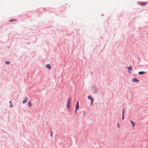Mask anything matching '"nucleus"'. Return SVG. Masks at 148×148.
Returning a JSON list of instances; mask_svg holds the SVG:
<instances>
[{
	"mask_svg": "<svg viewBox=\"0 0 148 148\" xmlns=\"http://www.w3.org/2000/svg\"><path fill=\"white\" fill-rule=\"evenodd\" d=\"M122 119L123 120L124 119V115H122Z\"/></svg>",
	"mask_w": 148,
	"mask_h": 148,
	"instance_id": "17",
	"label": "nucleus"
},
{
	"mask_svg": "<svg viewBox=\"0 0 148 148\" xmlns=\"http://www.w3.org/2000/svg\"><path fill=\"white\" fill-rule=\"evenodd\" d=\"M124 110H123L122 112V115H124Z\"/></svg>",
	"mask_w": 148,
	"mask_h": 148,
	"instance_id": "12",
	"label": "nucleus"
},
{
	"mask_svg": "<svg viewBox=\"0 0 148 148\" xmlns=\"http://www.w3.org/2000/svg\"><path fill=\"white\" fill-rule=\"evenodd\" d=\"M25 99L23 101V103H26L28 101V98L27 97H25Z\"/></svg>",
	"mask_w": 148,
	"mask_h": 148,
	"instance_id": "5",
	"label": "nucleus"
},
{
	"mask_svg": "<svg viewBox=\"0 0 148 148\" xmlns=\"http://www.w3.org/2000/svg\"><path fill=\"white\" fill-rule=\"evenodd\" d=\"M5 63H6L7 64H9V62H8V61H7V62H5Z\"/></svg>",
	"mask_w": 148,
	"mask_h": 148,
	"instance_id": "13",
	"label": "nucleus"
},
{
	"mask_svg": "<svg viewBox=\"0 0 148 148\" xmlns=\"http://www.w3.org/2000/svg\"><path fill=\"white\" fill-rule=\"evenodd\" d=\"M133 81L134 82H138L139 80L136 78H134L133 79Z\"/></svg>",
	"mask_w": 148,
	"mask_h": 148,
	"instance_id": "8",
	"label": "nucleus"
},
{
	"mask_svg": "<svg viewBox=\"0 0 148 148\" xmlns=\"http://www.w3.org/2000/svg\"><path fill=\"white\" fill-rule=\"evenodd\" d=\"M88 98L91 101V103L90 104V105H91L92 104V103H93V101H94L93 98L92 97L91 95H89L88 97Z\"/></svg>",
	"mask_w": 148,
	"mask_h": 148,
	"instance_id": "1",
	"label": "nucleus"
},
{
	"mask_svg": "<svg viewBox=\"0 0 148 148\" xmlns=\"http://www.w3.org/2000/svg\"><path fill=\"white\" fill-rule=\"evenodd\" d=\"M130 123L132 124V125L133 127H134L136 125V123H134L133 121H130Z\"/></svg>",
	"mask_w": 148,
	"mask_h": 148,
	"instance_id": "7",
	"label": "nucleus"
},
{
	"mask_svg": "<svg viewBox=\"0 0 148 148\" xmlns=\"http://www.w3.org/2000/svg\"><path fill=\"white\" fill-rule=\"evenodd\" d=\"M28 106L29 107H30L32 106V103L30 101H29L28 103Z\"/></svg>",
	"mask_w": 148,
	"mask_h": 148,
	"instance_id": "9",
	"label": "nucleus"
},
{
	"mask_svg": "<svg viewBox=\"0 0 148 148\" xmlns=\"http://www.w3.org/2000/svg\"><path fill=\"white\" fill-rule=\"evenodd\" d=\"M79 108V104L78 102H77L76 105V110H77Z\"/></svg>",
	"mask_w": 148,
	"mask_h": 148,
	"instance_id": "4",
	"label": "nucleus"
},
{
	"mask_svg": "<svg viewBox=\"0 0 148 148\" xmlns=\"http://www.w3.org/2000/svg\"><path fill=\"white\" fill-rule=\"evenodd\" d=\"M46 66L49 70L51 69V66H50V65L49 64H47L46 65Z\"/></svg>",
	"mask_w": 148,
	"mask_h": 148,
	"instance_id": "6",
	"label": "nucleus"
},
{
	"mask_svg": "<svg viewBox=\"0 0 148 148\" xmlns=\"http://www.w3.org/2000/svg\"><path fill=\"white\" fill-rule=\"evenodd\" d=\"M71 100V98H69L68 100V102L67 104V106L68 108H69V105L70 103V101Z\"/></svg>",
	"mask_w": 148,
	"mask_h": 148,
	"instance_id": "2",
	"label": "nucleus"
},
{
	"mask_svg": "<svg viewBox=\"0 0 148 148\" xmlns=\"http://www.w3.org/2000/svg\"><path fill=\"white\" fill-rule=\"evenodd\" d=\"M117 125L118 128H120V125H119V123H117Z\"/></svg>",
	"mask_w": 148,
	"mask_h": 148,
	"instance_id": "15",
	"label": "nucleus"
},
{
	"mask_svg": "<svg viewBox=\"0 0 148 148\" xmlns=\"http://www.w3.org/2000/svg\"><path fill=\"white\" fill-rule=\"evenodd\" d=\"M145 73V72L143 71L140 72L138 73V74L140 75H142Z\"/></svg>",
	"mask_w": 148,
	"mask_h": 148,
	"instance_id": "10",
	"label": "nucleus"
},
{
	"mask_svg": "<svg viewBox=\"0 0 148 148\" xmlns=\"http://www.w3.org/2000/svg\"><path fill=\"white\" fill-rule=\"evenodd\" d=\"M9 102H10V103H11V104H12V102H11V101H10Z\"/></svg>",
	"mask_w": 148,
	"mask_h": 148,
	"instance_id": "20",
	"label": "nucleus"
},
{
	"mask_svg": "<svg viewBox=\"0 0 148 148\" xmlns=\"http://www.w3.org/2000/svg\"><path fill=\"white\" fill-rule=\"evenodd\" d=\"M15 21V19H11V20H10V22H12V21Z\"/></svg>",
	"mask_w": 148,
	"mask_h": 148,
	"instance_id": "14",
	"label": "nucleus"
},
{
	"mask_svg": "<svg viewBox=\"0 0 148 148\" xmlns=\"http://www.w3.org/2000/svg\"><path fill=\"white\" fill-rule=\"evenodd\" d=\"M147 3L146 2H141L140 3V5H141L144 6L146 5Z\"/></svg>",
	"mask_w": 148,
	"mask_h": 148,
	"instance_id": "3",
	"label": "nucleus"
},
{
	"mask_svg": "<svg viewBox=\"0 0 148 148\" xmlns=\"http://www.w3.org/2000/svg\"><path fill=\"white\" fill-rule=\"evenodd\" d=\"M132 66H130V67H128V68L130 70H131L132 69Z\"/></svg>",
	"mask_w": 148,
	"mask_h": 148,
	"instance_id": "11",
	"label": "nucleus"
},
{
	"mask_svg": "<svg viewBox=\"0 0 148 148\" xmlns=\"http://www.w3.org/2000/svg\"><path fill=\"white\" fill-rule=\"evenodd\" d=\"M147 35H148V33H147Z\"/></svg>",
	"mask_w": 148,
	"mask_h": 148,
	"instance_id": "21",
	"label": "nucleus"
},
{
	"mask_svg": "<svg viewBox=\"0 0 148 148\" xmlns=\"http://www.w3.org/2000/svg\"><path fill=\"white\" fill-rule=\"evenodd\" d=\"M10 106V107H13V106H12V104H11V105Z\"/></svg>",
	"mask_w": 148,
	"mask_h": 148,
	"instance_id": "18",
	"label": "nucleus"
},
{
	"mask_svg": "<svg viewBox=\"0 0 148 148\" xmlns=\"http://www.w3.org/2000/svg\"><path fill=\"white\" fill-rule=\"evenodd\" d=\"M77 110H76V109H75V113H77Z\"/></svg>",
	"mask_w": 148,
	"mask_h": 148,
	"instance_id": "19",
	"label": "nucleus"
},
{
	"mask_svg": "<svg viewBox=\"0 0 148 148\" xmlns=\"http://www.w3.org/2000/svg\"><path fill=\"white\" fill-rule=\"evenodd\" d=\"M53 133V132L51 131V137L52 136Z\"/></svg>",
	"mask_w": 148,
	"mask_h": 148,
	"instance_id": "16",
	"label": "nucleus"
}]
</instances>
